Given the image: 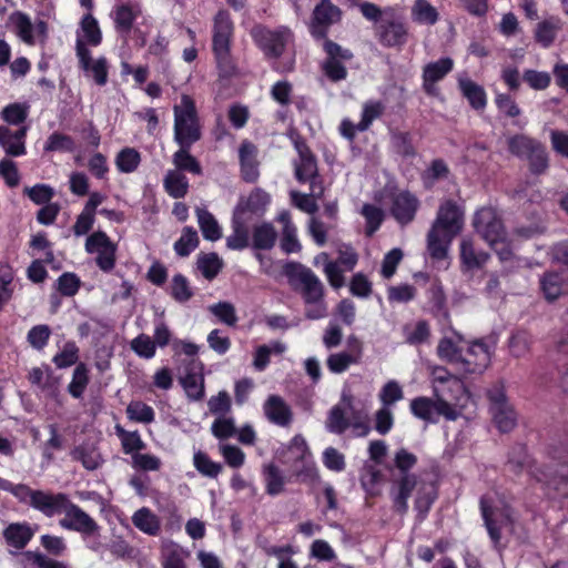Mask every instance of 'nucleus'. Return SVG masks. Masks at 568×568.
Listing matches in <instances>:
<instances>
[{"instance_id": "1", "label": "nucleus", "mask_w": 568, "mask_h": 568, "mask_svg": "<svg viewBox=\"0 0 568 568\" xmlns=\"http://www.w3.org/2000/svg\"><path fill=\"white\" fill-rule=\"evenodd\" d=\"M433 397L418 396L410 400L409 409L414 417L436 424L439 417L455 422L470 402V394L464 382L446 367L427 365Z\"/></svg>"}, {"instance_id": "2", "label": "nucleus", "mask_w": 568, "mask_h": 568, "mask_svg": "<svg viewBox=\"0 0 568 568\" xmlns=\"http://www.w3.org/2000/svg\"><path fill=\"white\" fill-rule=\"evenodd\" d=\"M476 232L496 252L499 261L507 272H513L524 266H531L527 260L515 255L510 242L507 239L500 217L493 207H481L473 221Z\"/></svg>"}, {"instance_id": "3", "label": "nucleus", "mask_w": 568, "mask_h": 568, "mask_svg": "<svg viewBox=\"0 0 568 568\" xmlns=\"http://www.w3.org/2000/svg\"><path fill=\"white\" fill-rule=\"evenodd\" d=\"M415 488H417L415 508L419 516L424 518L437 497V490L434 483H418L415 475H403L399 480L394 483L390 489L393 505L396 511L399 514H405L408 510V498Z\"/></svg>"}, {"instance_id": "4", "label": "nucleus", "mask_w": 568, "mask_h": 568, "mask_svg": "<svg viewBox=\"0 0 568 568\" xmlns=\"http://www.w3.org/2000/svg\"><path fill=\"white\" fill-rule=\"evenodd\" d=\"M57 515H63L59 520L62 529L75 531L81 536L95 535L100 530L99 524L64 493L53 494L44 514L49 518Z\"/></svg>"}, {"instance_id": "5", "label": "nucleus", "mask_w": 568, "mask_h": 568, "mask_svg": "<svg viewBox=\"0 0 568 568\" xmlns=\"http://www.w3.org/2000/svg\"><path fill=\"white\" fill-rule=\"evenodd\" d=\"M173 140L176 144L193 145L202 138V125L195 100L183 93L173 104Z\"/></svg>"}, {"instance_id": "6", "label": "nucleus", "mask_w": 568, "mask_h": 568, "mask_svg": "<svg viewBox=\"0 0 568 568\" xmlns=\"http://www.w3.org/2000/svg\"><path fill=\"white\" fill-rule=\"evenodd\" d=\"M481 515L494 545L500 541L501 530L511 526V510L501 501H495L489 496L480 499Z\"/></svg>"}, {"instance_id": "7", "label": "nucleus", "mask_w": 568, "mask_h": 568, "mask_svg": "<svg viewBox=\"0 0 568 568\" xmlns=\"http://www.w3.org/2000/svg\"><path fill=\"white\" fill-rule=\"evenodd\" d=\"M285 273L291 283L301 292L305 303L324 298V286L318 276L300 263H288Z\"/></svg>"}, {"instance_id": "8", "label": "nucleus", "mask_w": 568, "mask_h": 568, "mask_svg": "<svg viewBox=\"0 0 568 568\" xmlns=\"http://www.w3.org/2000/svg\"><path fill=\"white\" fill-rule=\"evenodd\" d=\"M85 252L94 256L97 266L104 273H110L116 264L118 246L102 231L90 234L84 244Z\"/></svg>"}, {"instance_id": "9", "label": "nucleus", "mask_w": 568, "mask_h": 568, "mask_svg": "<svg viewBox=\"0 0 568 568\" xmlns=\"http://www.w3.org/2000/svg\"><path fill=\"white\" fill-rule=\"evenodd\" d=\"M362 14L369 21L379 26L382 36H405L406 29L394 9H381L372 2H363L359 4Z\"/></svg>"}, {"instance_id": "10", "label": "nucleus", "mask_w": 568, "mask_h": 568, "mask_svg": "<svg viewBox=\"0 0 568 568\" xmlns=\"http://www.w3.org/2000/svg\"><path fill=\"white\" fill-rule=\"evenodd\" d=\"M323 49L327 54L322 62L324 74L333 82L345 80L347 77L345 63L353 58V53L329 40L324 41Z\"/></svg>"}, {"instance_id": "11", "label": "nucleus", "mask_w": 568, "mask_h": 568, "mask_svg": "<svg viewBox=\"0 0 568 568\" xmlns=\"http://www.w3.org/2000/svg\"><path fill=\"white\" fill-rule=\"evenodd\" d=\"M0 489L11 493L20 503L27 504L33 509L45 514L54 493L32 489L24 484H13L8 479L0 477Z\"/></svg>"}, {"instance_id": "12", "label": "nucleus", "mask_w": 568, "mask_h": 568, "mask_svg": "<svg viewBox=\"0 0 568 568\" xmlns=\"http://www.w3.org/2000/svg\"><path fill=\"white\" fill-rule=\"evenodd\" d=\"M464 207L453 200L440 203L433 227L440 230L448 239H454L464 226Z\"/></svg>"}, {"instance_id": "13", "label": "nucleus", "mask_w": 568, "mask_h": 568, "mask_svg": "<svg viewBox=\"0 0 568 568\" xmlns=\"http://www.w3.org/2000/svg\"><path fill=\"white\" fill-rule=\"evenodd\" d=\"M495 351V343L478 339L469 344L465 355L463 354L462 372L465 374H480L490 364Z\"/></svg>"}, {"instance_id": "14", "label": "nucleus", "mask_w": 568, "mask_h": 568, "mask_svg": "<svg viewBox=\"0 0 568 568\" xmlns=\"http://www.w3.org/2000/svg\"><path fill=\"white\" fill-rule=\"evenodd\" d=\"M77 57L80 68L87 77L92 78L95 84L103 87L108 82L109 65L104 57L93 59L82 39L77 41Z\"/></svg>"}, {"instance_id": "15", "label": "nucleus", "mask_w": 568, "mask_h": 568, "mask_svg": "<svg viewBox=\"0 0 568 568\" xmlns=\"http://www.w3.org/2000/svg\"><path fill=\"white\" fill-rule=\"evenodd\" d=\"M363 355V345L359 339L354 336L348 338V349L332 353L326 358V366L333 374H342L352 365L358 364Z\"/></svg>"}, {"instance_id": "16", "label": "nucleus", "mask_w": 568, "mask_h": 568, "mask_svg": "<svg viewBox=\"0 0 568 568\" xmlns=\"http://www.w3.org/2000/svg\"><path fill=\"white\" fill-rule=\"evenodd\" d=\"M490 412L500 432H509L516 425V414L501 390L490 392Z\"/></svg>"}, {"instance_id": "17", "label": "nucleus", "mask_w": 568, "mask_h": 568, "mask_svg": "<svg viewBox=\"0 0 568 568\" xmlns=\"http://www.w3.org/2000/svg\"><path fill=\"white\" fill-rule=\"evenodd\" d=\"M27 125L17 130H12L8 125H0V148L7 156L20 158L27 154Z\"/></svg>"}, {"instance_id": "18", "label": "nucleus", "mask_w": 568, "mask_h": 568, "mask_svg": "<svg viewBox=\"0 0 568 568\" xmlns=\"http://www.w3.org/2000/svg\"><path fill=\"white\" fill-rule=\"evenodd\" d=\"M342 18L341 9L331 0H321L313 10L312 32L325 36L329 26L338 22Z\"/></svg>"}, {"instance_id": "19", "label": "nucleus", "mask_w": 568, "mask_h": 568, "mask_svg": "<svg viewBox=\"0 0 568 568\" xmlns=\"http://www.w3.org/2000/svg\"><path fill=\"white\" fill-rule=\"evenodd\" d=\"M419 207L418 199L408 191H399L393 196L390 213L402 225L410 223Z\"/></svg>"}, {"instance_id": "20", "label": "nucleus", "mask_w": 568, "mask_h": 568, "mask_svg": "<svg viewBox=\"0 0 568 568\" xmlns=\"http://www.w3.org/2000/svg\"><path fill=\"white\" fill-rule=\"evenodd\" d=\"M7 26L17 36H32L33 31L37 36H45L48 33V22L44 19L37 18L32 23L28 14L19 10L9 16Z\"/></svg>"}, {"instance_id": "21", "label": "nucleus", "mask_w": 568, "mask_h": 568, "mask_svg": "<svg viewBox=\"0 0 568 568\" xmlns=\"http://www.w3.org/2000/svg\"><path fill=\"white\" fill-rule=\"evenodd\" d=\"M464 337L455 331L444 335L437 345V355L442 361L457 365L462 369Z\"/></svg>"}, {"instance_id": "22", "label": "nucleus", "mask_w": 568, "mask_h": 568, "mask_svg": "<svg viewBox=\"0 0 568 568\" xmlns=\"http://www.w3.org/2000/svg\"><path fill=\"white\" fill-rule=\"evenodd\" d=\"M257 148L245 140L239 148V160L241 166V176L247 183H254L260 176L257 162Z\"/></svg>"}, {"instance_id": "23", "label": "nucleus", "mask_w": 568, "mask_h": 568, "mask_svg": "<svg viewBox=\"0 0 568 568\" xmlns=\"http://www.w3.org/2000/svg\"><path fill=\"white\" fill-rule=\"evenodd\" d=\"M263 412L268 422L281 427L288 426L293 420L291 407L277 395L267 397L263 404Z\"/></svg>"}, {"instance_id": "24", "label": "nucleus", "mask_w": 568, "mask_h": 568, "mask_svg": "<svg viewBox=\"0 0 568 568\" xmlns=\"http://www.w3.org/2000/svg\"><path fill=\"white\" fill-rule=\"evenodd\" d=\"M453 60L449 58H443L435 62L428 63L424 68L423 72V87L427 94L437 95L438 89L436 88V82L444 79V77L449 73L453 69Z\"/></svg>"}, {"instance_id": "25", "label": "nucleus", "mask_w": 568, "mask_h": 568, "mask_svg": "<svg viewBox=\"0 0 568 568\" xmlns=\"http://www.w3.org/2000/svg\"><path fill=\"white\" fill-rule=\"evenodd\" d=\"M278 457L282 464L294 468L302 462L312 457V454L305 438L301 435H296L292 438L287 446L283 447L278 452Z\"/></svg>"}, {"instance_id": "26", "label": "nucleus", "mask_w": 568, "mask_h": 568, "mask_svg": "<svg viewBox=\"0 0 568 568\" xmlns=\"http://www.w3.org/2000/svg\"><path fill=\"white\" fill-rule=\"evenodd\" d=\"M298 160L295 161V178L301 182H314V179L317 176V164L316 160L308 150V148L303 143L295 144Z\"/></svg>"}, {"instance_id": "27", "label": "nucleus", "mask_w": 568, "mask_h": 568, "mask_svg": "<svg viewBox=\"0 0 568 568\" xmlns=\"http://www.w3.org/2000/svg\"><path fill=\"white\" fill-rule=\"evenodd\" d=\"M277 221L282 224L280 246L286 254L298 253L302 244L297 237V229L293 224L288 211H282L277 215Z\"/></svg>"}, {"instance_id": "28", "label": "nucleus", "mask_w": 568, "mask_h": 568, "mask_svg": "<svg viewBox=\"0 0 568 568\" xmlns=\"http://www.w3.org/2000/svg\"><path fill=\"white\" fill-rule=\"evenodd\" d=\"M70 454L71 457L81 463L87 470H95L104 463L97 444L92 442H83L79 444Z\"/></svg>"}, {"instance_id": "29", "label": "nucleus", "mask_w": 568, "mask_h": 568, "mask_svg": "<svg viewBox=\"0 0 568 568\" xmlns=\"http://www.w3.org/2000/svg\"><path fill=\"white\" fill-rule=\"evenodd\" d=\"M271 202V196L264 190L256 187L247 197L241 199L234 213L246 217V214H262Z\"/></svg>"}, {"instance_id": "30", "label": "nucleus", "mask_w": 568, "mask_h": 568, "mask_svg": "<svg viewBox=\"0 0 568 568\" xmlns=\"http://www.w3.org/2000/svg\"><path fill=\"white\" fill-rule=\"evenodd\" d=\"M190 551L175 541H166L161 547L162 568H187Z\"/></svg>"}, {"instance_id": "31", "label": "nucleus", "mask_w": 568, "mask_h": 568, "mask_svg": "<svg viewBox=\"0 0 568 568\" xmlns=\"http://www.w3.org/2000/svg\"><path fill=\"white\" fill-rule=\"evenodd\" d=\"M33 535L34 530L28 523H12L8 525L2 532L7 545L14 550L24 548L32 539Z\"/></svg>"}, {"instance_id": "32", "label": "nucleus", "mask_w": 568, "mask_h": 568, "mask_svg": "<svg viewBox=\"0 0 568 568\" xmlns=\"http://www.w3.org/2000/svg\"><path fill=\"white\" fill-rule=\"evenodd\" d=\"M132 524L136 529L148 536H159L161 532V519L148 507H142L133 513Z\"/></svg>"}, {"instance_id": "33", "label": "nucleus", "mask_w": 568, "mask_h": 568, "mask_svg": "<svg viewBox=\"0 0 568 568\" xmlns=\"http://www.w3.org/2000/svg\"><path fill=\"white\" fill-rule=\"evenodd\" d=\"M458 85L463 95L476 110H483L487 104V97L484 88L466 75H459Z\"/></svg>"}, {"instance_id": "34", "label": "nucleus", "mask_w": 568, "mask_h": 568, "mask_svg": "<svg viewBox=\"0 0 568 568\" xmlns=\"http://www.w3.org/2000/svg\"><path fill=\"white\" fill-rule=\"evenodd\" d=\"M489 254L476 248L470 239H463L460 242V260L467 270L479 268L486 264Z\"/></svg>"}, {"instance_id": "35", "label": "nucleus", "mask_w": 568, "mask_h": 568, "mask_svg": "<svg viewBox=\"0 0 568 568\" xmlns=\"http://www.w3.org/2000/svg\"><path fill=\"white\" fill-rule=\"evenodd\" d=\"M265 491L275 497L285 491L286 478L282 470L274 464H266L262 469Z\"/></svg>"}, {"instance_id": "36", "label": "nucleus", "mask_w": 568, "mask_h": 568, "mask_svg": "<svg viewBox=\"0 0 568 568\" xmlns=\"http://www.w3.org/2000/svg\"><path fill=\"white\" fill-rule=\"evenodd\" d=\"M179 150L174 152L172 156V163L174 170L180 172H189L194 175L202 174V168L200 162L191 154L190 150L192 145L178 144Z\"/></svg>"}, {"instance_id": "37", "label": "nucleus", "mask_w": 568, "mask_h": 568, "mask_svg": "<svg viewBox=\"0 0 568 568\" xmlns=\"http://www.w3.org/2000/svg\"><path fill=\"white\" fill-rule=\"evenodd\" d=\"M247 217L236 213L233 215L232 233L226 237V246L230 250L241 251L248 245V231L246 226Z\"/></svg>"}, {"instance_id": "38", "label": "nucleus", "mask_w": 568, "mask_h": 568, "mask_svg": "<svg viewBox=\"0 0 568 568\" xmlns=\"http://www.w3.org/2000/svg\"><path fill=\"white\" fill-rule=\"evenodd\" d=\"M540 285L545 297L554 301L568 290V280L564 274L550 272L541 277Z\"/></svg>"}, {"instance_id": "39", "label": "nucleus", "mask_w": 568, "mask_h": 568, "mask_svg": "<svg viewBox=\"0 0 568 568\" xmlns=\"http://www.w3.org/2000/svg\"><path fill=\"white\" fill-rule=\"evenodd\" d=\"M166 193L173 199H182L189 191V180L179 170H169L163 179Z\"/></svg>"}, {"instance_id": "40", "label": "nucleus", "mask_w": 568, "mask_h": 568, "mask_svg": "<svg viewBox=\"0 0 568 568\" xmlns=\"http://www.w3.org/2000/svg\"><path fill=\"white\" fill-rule=\"evenodd\" d=\"M195 213L203 237L211 242L220 240L222 237V229L216 219L204 207H197Z\"/></svg>"}, {"instance_id": "41", "label": "nucleus", "mask_w": 568, "mask_h": 568, "mask_svg": "<svg viewBox=\"0 0 568 568\" xmlns=\"http://www.w3.org/2000/svg\"><path fill=\"white\" fill-rule=\"evenodd\" d=\"M181 385L190 400L197 402L204 398L205 379L203 373L189 372L181 378Z\"/></svg>"}, {"instance_id": "42", "label": "nucleus", "mask_w": 568, "mask_h": 568, "mask_svg": "<svg viewBox=\"0 0 568 568\" xmlns=\"http://www.w3.org/2000/svg\"><path fill=\"white\" fill-rule=\"evenodd\" d=\"M320 262L323 263V272H324L328 283L331 284V286L334 288L343 287L345 284V277H344V273L346 272L345 267H343L335 261H331L328 258L327 253H321L316 257V263H320Z\"/></svg>"}, {"instance_id": "43", "label": "nucleus", "mask_w": 568, "mask_h": 568, "mask_svg": "<svg viewBox=\"0 0 568 568\" xmlns=\"http://www.w3.org/2000/svg\"><path fill=\"white\" fill-rule=\"evenodd\" d=\"M452 240L440 230L432 226L427 236V248L430 256L436 260L445 258Z\"/></svg>"}, {"instance_id": "44", "label": "nucleus", "mask_w": 568, "mask_h": 568, "mask_svg": "<svg viewBox=\"0 0 568 568\" xmlns=\"http://www.w3.org/2000/svg\"><path fill=\"white\" fill-rule=\"evenodd\" d=\"M24 568H69L68 564L48 557L40 551L28 550L21 555Z\"/></svg>"}, {"instance_id": "45", "label": "nucleus", "mask_w": 568, "mask_h": 568, "mask_svg": "<svg viewBox=\"0 0 568 568\" xmlns=\"http://www.w3.org/2000/svg\"><path fill=\"white\" fill-rule=\"evenodd\" d=\"M276 239L277 232L271 223H261L253 229V247L256 250H271Z\"/></svg>"}, {"instance_id": "46", "label": "nucleus", "mask_w": 568, "mask_h": 568, "mask_svg": "<svg viewBox=\"0 0 568 568\" xmlns=\"http://www.w3.org/2000/svg\"><path fill=\"white\" fill-rule=\"evenodd\" d=\"M141 153L134 148H123L114 159V164L121 173H132L138 170L141 164Z\"/></svg>"}, {"instance_id": "47", "label": "nucleus", "mask_w": 568, "mask_h": 568, "mask_svg": "<svg viewBox=\"0 0 568 568\" xmlns=\"http://www.w3.org/2000/svg\"><path fill=\"white\" fill-rule=\"evenodd\" d=\"M30 112V105L27 102L20 103L14 102L6 105L1 110V119L7 123L8 126L16 125L22 126Z\"/></svg>"}, {"instance_id": "48", "label": "nucleus", "mask_w": 568, "mask_h": 568, "mask_svg": "<svg viewBox=\"0 0 568 568\" xmlns=\"http://www.w3.org/2000/svg\"><path fill=\"white\" fill-rule=\"evenodd\" d=\"M293 476L308 486H315L321 483L320 471L313 457L307 458L298 466L294 467Z\"/></svg>"}, {"instance_id": "49", "label": "nucleus", "mask_w": 568, "mask_h": 568, "mask_svg": "<svg viewBox=\"0 0 568 568\" xmlns=\"http://www.w3.org/2000/svg\"><path fill=\"white\" fill-rule=\"evenodd\" d=\"M126 416L130 420L141 424H151L155 419L154 409L141 402V400H132L126 406Z\"/></svg>"}, {"instance_id": "50", "label": "nucleus", "mask_w": 568, "mask_h": 568, "mask_svg": "<svg viewBox=\"0 0 568 568\" xmlns=\"http://www.w3.org/2000/svg\"><path fill=\"white\" fill-rule=\"evenodd\" d=\"M111 17L119 33H129L132 29L135 14L129 4H120L114 8Z\"/></svg>"}, {"instance_id": "51", "label": "nucleus", "mask_w": 568, "mask_h": 568, "mask_svg": "<svg viewBox=\"0 0 568 568\" xmlns=\"http://www.w3.org/2000/svg\"><path fill=\"white\" fill-rule=\"evenodd\" d=\"M403 333L405 341L412 345L426 342L430 335L429 325L426 321L406 324L403 328Z\"/></svg>"}, {"instance_id": "52", "label": "nucleus", "mask_w": 568, "mask_h": 568, "mask_svg": "<svg viewBox=\"0 0 568 568\" xmlns=\"http://www.w3.org/2000/svg\"><path fill=\"white\" fill-rule=\"evenodd\" d=\"M199 245V236L193 227L183 229L180 239L174 243V251L179 256H187Z\"/></svg>"}, {"instance_id": "53", "label": "nucleus", "mask_w": 568, "mask_h": 568, "mask_svg": "<svg viewBox=\"0 0 568 568\" xmlns=\"http://www.w3.org/2000/svg\"><path fill=\"white\" fill-rule=\"evenodd\" d=\"M531 343L532 338L528 332L517 331L509 338V352L517 358L524 357L530 352Z\"/></svg>"}, {"instance_id": "54", "label": "nucleus", "mask_w": 568, "mask_h": 568, "mask_svg": "<svg viewBox=\"0 0 568 568\" xmlns=\"http://www.w3.org/2000/svg\"><path fill=\"white\" fill-rule=\"evenodd\" d=\"M193 465L200 474L210 478H216L222 471V465L212 460L207 454L201 450L194 453Z\"/></svg>"}, {"instance_id": "55", "label": "nucleus", "mask_w": 568, "mask_h": 568, "mask_svg": "<svg viewBox=\"0 0 568 568\" xmlns=\"http://www.w3.org/2000/svg\"><path fill=\"white\" fill-rule=\"evenodd\" d=\"M115 433L121 440L122 449L125 454L133 455L134 453H139V450L143 449L145 446L136 430L128 432L118 425L115 426Z\"/></svg>"}, {"instance_id": "56", "label": "nucleus", "mask_w": 568, "mask_h": 568, "mask_svg": "<svg viewBox=\"0 0 568 568\" xmlns=\"http://www.w3.org/2000/svg\"><path fill=\"white\" fill-rule=\"evenodd\" d=\"M209 311L213 314L219 322L227 325L235 326L239 317L234 305L230 302H219L209 306Z\"/></svg>"}, {"instance_id": "57", "label": "nucleus", "mask_w": 568, "mask_h": 568, "mask_svg": "<svg viewBox=\"0 0 568 568\" xmlns=\"http://www.w3.org/2000/svg\"><path fill=\"white\" fill-rule=\"evenodd\" d=\"M403 398H404L403 387L395 379H390V381L386 382L382 386V388L378 393V399H379L382 406H387L390 408L395 403L402 400Z\"/></svg>"}, {"instance_id": "58", "label": "nucleus", "mask_w": 568, "mask_h": 568, "mask_svg": "<svg viewBox=\"0 0 568 568\" xmlns=\"http://www.w3.org/2000/svg\"><path fill=\"white\" fill-rule=\"evenodd\" d=\"M412 14L415 21L425 24H434L438 19V12L427 0H416Z\"/></svg>"}, {"instance_id": "59", "label": "nucleus", "mask_w": 568, "mask_h": 568, "mask_svg": "<svg viewBox=\"0 0 568 568\" xmlns=\"http://www.w3.org/2000/svg\"><path fill=\"white\" fill-rule=\"evenodd\" d=\"M89 384V371L84 364H79L72 374V379L68 386V390L74 398L82 397Z\"/></svg>"}, {"instance_id": "60", "label": "nucleus", "mask_w": 568, "mask_h": 568, "mask_svg": "<svg viewBox=\"0 0 568 568\" xmlns=\"http://www.w3.org/2000/svg\"><path fill=\"white\" fill-rule=\"evenodd\" d=\"M222 260L216 253L202 254L197 257V267L207 280L214 278L222 268Z\"/></svg>"}, {"instance_id": "61", "label": "nucleus", "mask_w": 568, "mask_h": 568, "mask_svg": "<svg viewBox=\"0 0 568 568\" xmlns=\"http://www.w3.org/2000/svg\"><path fill=\"white\" fill-rule=\"evenodd\" d=\"M170 294L180 303L187 302L193 296L187 278L182 274H175L170 284Z\"/></svg>"}, {"instance_id": "62", "label": "nucleus", "mask_w": 568, "mask_h": 568, "mask_svg": "<svg viewBox=\"0 0 568 568\" xmlns=\"http://www.w3.org/2000/svg\"><path fill=\"white\" fill-rule=\"evenodd\" d=\"M384 110L385 105L381 101H366L362 110L359 130L366 131L371 124L383 114Z\"/></svg>"}, {"instance_id": "63", "label": "nucleus", "mask_w": 568, "mask_h": 568, "mask_svg": "<svg viewBox=\"0 0 568 568\" xmlns=\"http://www.w3.org/2000/svg\"><path fill=\"white\" fill-rule=\"evenodd\" d=\"M538 144V141L527 135H515L508 140L509 151L517 156L527 158Z\"/></svg>"}, {"instance_id": "64", "label": "nucleus", "mask_w": 568, "mask_h": 568, "mask_svg": "<svg viewBox=\"0 0 568 568\" xmlns=\"http://www.w3.org/2000/svg\"><path fill=\"white\" fill-rule=\"evenodd\" d=\"M349 427V422L345 416L344 409L336 405L331 408L327 420L326 429L333 434H342Z\"/></svg>"}]
</instances>
